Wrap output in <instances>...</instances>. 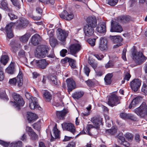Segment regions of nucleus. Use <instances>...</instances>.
Returning <instances> with one entry per match:
<instances>
[{"label":"nucleus","mask_w":147,"mask_h":147,"mask_svg":"<svg viewBox=\"0 0 147 147\" xmlns=\"http://www.w3.org/2000/svg\"><path fill=\"white\" fill-rule=\"evenodd\" d=\"M147 114V107L145 103H143L138 107V114L141 117H145Z\"/></svg>","instance_id":"obj_17"},{"label":"nucleus","mask_w":147,"mask_h":147,"mask_svg":"<svg viewBox=\"0 0 147 147\" xmlns=\"http://www.w3.org/2000/svg\"><path fill=\"white\" fill-rule=\"evenodd\" d=\"M47 78L49 82L51 84L55 86L58 85L57 78L55 75H48L47 76Z\"/></svg>","instance_id":"obj_22"},{"label":"nucleus","mask_w":147,"mask_h":147,"mask_svg":"<svg viewBox=\"0 0 147 147\" xmlns=\"http://www.w3.org/2000/svg\"><path fill=\"white\" fill-rule=\"evenodd\" d=\"M125 140V138L124 137L119 136L118 137V141L120 144H121V143H122Z\"/></svg>","instance_id":"obj_62"},{"label":"nucleus","mask_w":147,"mask_h":147,"mask_svg":"<svg viewBox=\"0 0 147 147\" xmlns=\"http://www.w3.org/2000/svg\"><path fill=\"white\" fill-rule=\"evenodd\" d=\"M8 16L11 20H13L14 19H16L17 18V16L11 13H8Z\"/></svg>","instance_id":"obj_54"},{"label":"nucleus","mask_w":147,"mask_h":147,"mask_svg":"<svg viewBox=\"0 0 147 147\" xmlns=\"http://www.w3.org/2000/svg\"><path fill=\"white\" fill-rule=\"evenodd\" d=\"M46 30H47V34L50 38H52L54 34L53 30H48L47 29Z\"/></svg>","instance_id":"obj_53"},{"label":"nucleus","mask_w":147,"mask_h":147,"mask_svg":"<svg viewBox=\"0 0 147 147\" xmlns=\"http://www.w3.org/2000/svg\"><path fill=\"white\" fill-rule=\"evenodd\" d=\"M41 40L40 36L38 34H36L31 37V43L34 46H37Z\"/></svg>","instance_id":"obj_20"},{"label":"nucleus","mask_w":147,"mask_h":147,"mask_svg":"<svg viewBox=\"0 0 147 147\" xmlns=\"http://www.w3.org/2000/svg\"><path fill=\"white\" fill-rule=\"evenodd\" d=\"M13 5L16 7L20 9L21 8V5L18 0H10Z\"/></svg>","instance_id":"obj_45"},{"label":"nucleus","mask_w":147,"mask_h":147,"mask_svg":"<svg viewBox=\"0 0 147 147\" xmlns=\"http://www.w3.org/2000/svg\"><path fill=\"white\" fill-rule=\"evenodd\" d=\"M49 49L48 46L42 45L38 46L36 49L35 55L38 58H44L48 54Z\"/></svg>","instance_id":"obj_4"},{"label":"nucleus","mask_w":147,"mask_h":147,"mask_svg":"<svg viewBox=\"0 0 147 147\" xmlns=\"http://www.w3.org/2000/svg\"><path fill=\"white\" fill-rule=\"evenodd\" d=\"M26 130L27 131L28 134L29 135L34 132L32 128L28 126H26Z\"/></svg>","instance_id":"obj_60"},{"label":"nucleus","mask_w":147,"mask_h":147,"mask_svg":"<svg viewBox=\"0 0 147 147\" xmlns=\"http://www.w3.org/2000/svg\"><path fill=\"white\" fill-rule=\"evenodd\" d=\"M138 105V96L134 98L131 102L129 106V109H133L136 107Z\"/></svg>","instance_id":"obj_31"},{"label":"nucleus","mask_w":147,"mask_h":147,"mask_svg":"<svg viewBox=\"0 0 147 147\" xmlns=\"http://www.w3.org/2000/svg\"><path fill=\"white\" fill-rule=\"evenodd\" d=\"M84 94V92L82 91H77L72 94V96L74 99H78L82 97Z\"/></svg>","instance_id":"obj_33"},{"label":"nucleus","mask_w":147,"mask_h":147,"mask_svg":"<svg viewBox=\"0 0 147 147\" xmlns=\"http://www.w3.org/2000/svg\"><path fill=\"white\" fill-rule=\"evenodd\" d=\"M98 38L97 36H95L93 38H89L88 39L87 42L92 47H93L95 45V42L96 40Z\"/></svg>","instance_id":"obj_41"},{"label":"nucleus","mask_w":147,"mask_h":147,"mask_svg":"<svg viewBox=\"0 0 147 147\" xmlns=\"http://www.w3.org/2000/svg\"><path fill=\"white\" fill-rule=\"evenodd\" d=\"M15 71V67L13 63H11L9 66L6 69V71L8 74H12Z\"/></svg>","instance_id":"obj_35"},{"label":"nucleus","mask_w":147,"mask_h":147,"mask_svg":"<svg viewBox=\"0 0 147 147\" xmlns=\"http://www.w3.org/2000/svg\"><path fill=\"white\" fill-rule=\"evenodd\" d=\"M119 23H120L116 19L112 21L111 23L110 32L118 33H121L122 32L123 28Z\"/></svg>","instance_id":"obj_6"},{"label":"nucleus","mask_w":147,"mask_h":147,"mask_svg":"<svg viewBox=\"0 0 147 147\" xmlns=\"http://www.w3.org/2000/svg\"><path fill=\"white\" fill-rule=\"evenodd\" d=\"M53 131L54 134L55 138H59L60 137V131L58 130L56 127L55 126L53 127Z\"/></svg>","instance_id":"obj_39"},{"label":"nucleus","mask_w":147,"mask_h":147,"mask_svg":"<svg viewBox=\"0 0 147 147\" xmlns=\"http://www.w3.org/2000/svg\"><path fill=\"white\" fill-rule=\"evenodd\" d=\"M1 9L8 12H11L12 10L8 6V4L6 0H2L1 3Z\"/></svg>","instance_id":"obj_26"},{"label":"nucleus","mask_w":147,"mask_h":147,"mask_svg":"<svg viewBox=\"0 0 147 147\" xmlns=\"http://www.w3.org/2000/svg\"><path fill=\"white\" fill-rule=\"evenodd\" d=\"M88 62L94 69H95L97 67V64L95 63L93 60L89 59Z\"/></svg>","instance_id":"obj_51"},{"label":"nucleus","mask_w":147,"mask_h":147,"mask_svg":"<svg viewBox=\"0 0 147 147\" xmlns=\"http://www.w3.org/2000/svg\"><path fill=\"white\" fill-rule=\"evenodd\" d=\"M130 87L132 90L136 92L138 90V78L133 79L130 82Z\"/></svg>","instance_id":"obj_23"},{"label":"nucleus","mask_w":147,"mask_h":147,"mask_svg":"<svg viewBox=\"0 0 147 147\" xmlns=\"http://www.w3.org/2000/svg\"><path fill=\"white\" fill-rule=\"evenodd\" d=\"M0 98L6 101L9 100V98L5 92H0Z\"/></svg>","instance_id":"obj_43"},{"label":"nucleus","mask_w":147,"mask_h":147,"mask_svg":"<svg viewBox=\"0 0 147 147\" xmlns=\"http://www.w3.org/2000/svg\"><path fill=\"white\" fill-rule=\"evenodd\" d=\"M38 118L37 115L34 113L31 112H28V113L27 119L30 123H31L36 121Z\"/></svg>","instance_id":"obj_25"},{"label":"nucleus","mask_w":147,"mask_h":147,"mask_svg":"<svg viewBox=\"0 0 147 147\" xmlns=\"http://www.w3.org/2000/svg\"><path fill=\"white\" fill-rule=\"evenodd\" d=\"M68 63L71 67L73 69L76 68V66L75 64L76 61L72 59L69 58Z\"/></svg>","instance_id":"obj_42"},{"label":"nucleus","mask_w":147,"mask_h":147,"mask_svg":"<svg viewBox=\"0 0 147 147\" xmlns=\"http://www.w3.org/2000/svg\"><path fill=\"white\" fill-rule=\"evenodd\" d=\"M131 50L133 59L135 62L136 65H137L138 64V54L136 47L134 46Z\"/></svg>","instance_id":"obj_24"},{"label":"nucleus","mask_w":147,"mask_h":147,"mask_svg":"<svg viewBox=\"0 0 147 147\" xmlns=\"http://www.w3.org/2000/svg\"><path fill=\"white\" fill-rule=\"evenodd\" d=\"M57 33L58 39L62 41L65 40L68 35L67 33L65 30L60 28L57 29Z\"/></svg>","instance_id":"obj_11"},{"label":"nucleus","mask_w":147,"mask_h":147,"mask_svg":"<svg viewBox=\"0 0 147 147\" xmlns=\"http://www.w3.org/2000/svg\"><path fill=\"white\" fill-rule=\"evenodd\" d=\"M117 130L116 128L112 127L111 129L107 130L106 132L109 133L111 135H115L117 133Z\"/></svg>","instance_id":"obj_40"},{"label":"nucleus","mask_w":147,"mask_h":147,"mask_svg":"<svg viewBox=\"0 0 147 147\" xmlns=\"http://www.w3.org/2000/svg\"><path fill=\"white\" fill-rule=\"evenodd\" d=\"M25 56V52L23 50H20L18 53V58L19 59L24 57Z\"/></svg>","instance_id":"obj_52"},{"label":"nucleus","mask_w":147,"mask_h":147,"mask_svg":"<svg viewBox=\"0 0 147 147\" xmlns=\"http://www.w3.org/2000/svg\"><path fill=\"white\" fill-rule=\"evenodd\" d=\"M0 144L4 147H22V142L21 141H18L15 142H12L10 144L7 142L0 140Z\"/></svg>","instance_id":"obj_10"},{"label":"nucleus","mask_w":147,"mask_h":147,"mask_svg":"<svg viewBox=\"0 0 147 147\" xmlns=\"http://www.w3.org/2000/svg\"><path fill=\"white\" fill-rule=\"evenodd\" d=\"M116 19L121 24L128 23L131 20V17L127 15H122L116 18Z\"/></svg>","instance_id":"obj_15"},{"label":"nucleus","mask_w":147,"mask_h":147,"mask_svg":"<svg viewBox=\"0 0 147 147\" xmlns=\"http://www.w3.org/2000/svg\"><path fill=\"white\" fill-rule=\"evenodd\" d=\"M81 46L79 44L74 43L71 44L69 47V51L70 54L75 57V55L80 50Z\"/></svg>","instance_id":"obj_8"},{"label":"nucleus","mask_w":147,"mask_h":147,"mask_svg":"<svg viewBox=\"0 0 147 147\" xmlns=\"http://www.w3.org/2000/svg\"><path fill=\"white\" fill-rule=\"evenodd\" d=\"M119 103V98L115 94H112L110 96L108 101V104L109 105L113 107Z\"/></svg>","instance_id":"obj_7"},{"label":"nucleus","mask_w":147,"mask_h":147,"mask_svg":"<svg viewBox=\"0 0 147 147\" xmlns=\"http://www.w3.org/2000/svg\"><path fill=\"white\" fill-rule=\"evenodd\" d=\"M67 113V112L66 110H63L60 111H57L56 115L58 119L63 120L64 119V116Z\"/></svg>","instance_id":"obj_28"},{"label":"nucleus","mask_w":147,"mask_h":147,"mask_svg":"<svg viewBox=\"0 0 147 147\" xmlns=\"http://www.w3.org/2000/svg\"><path fill=\"white\" fill-rule=\"evenodd\" d=\"M9 59V57L6 55H3L1 56L0 59V62L1 63L4 65H5L7 63Z\"/></svg>","instance_id":"obj_37"},{"label":"nucleus","mask_w":147,"mask_h":147,"mask_svg":"<svg viewBox=\"0 0 147 147\" xmlns=\"http://www.w3.org/2000/svg\"><path fill=\"white\" fill-rule=\"evenodd\" d=\"M111 38L114 43H121L123 40V38L119 36H112Z\"/></svg>","instance_id":"obj_30"},{"label":"nucleus","mask_w":147,"mask_h":147,"mask_svg":"<svg viewBox=\"0 0 147 147\" xmlns=\"http://www.w3.org/2000/svg\"><path fill=\"white\" fill-rule=\"evenodd\" d=\"M146 84H143L142 89V91L146 94H147V90H146Z\"/></svg>","instance_id":"obj_64"},{"label":"nucleus","mask_w":147,"mask_h":147,"mask_svg":"<svg viewBox=\"0 0 147 147\" xmlns=\"http://www.w3.org/2000/svg\"><path fill=\"white\" fill-rule=\"evenodd\" d=\"M112 77V75L110 74H107L104 78V80L105 84L107 85H109L111 84L112 82L111 78Z\"/></svg>","instance_id":"obj_36"},{"label":"nucleus","mask_w":147,"mask_h":147,"mask_svg":"<svg viewBox=\"0 0 147 147\" xmlns=\"http://www.w3.org/2000/svg\"><path fill=\"white\" fill-rule=\"evenodd\" d=\"M146 57L141 52H138V65L143 63L146 61Z\"/></svg>","instance_id":"obj_32"},{"label":"nucleus","mask_w":147,"mask_h":147,"mask_svg":"<svg viewBox=\"0 0 147 147\" xmlns=\"http://www.w3.org/2000/svg\"><path fill=\"white\" fill-rule=\"evenodd\" d=\"M86 23L84 31L86 36H90L94 34V28L97 25V19L95 16H89L87 18Z\"/></svg>","instance_id":"obj_2"},{"label":"nucleus","mask_w":147,"mask_h":147,"mask_svg":"<svg viewBox=\"0 0 147 147\" xmlns=\"http://www.w3.org/2000/svg\"><path fill=\"white\" fill-rule=\"evenodd\" d=\"M29 135L30 136L31 139L32 140H38V136L34 132Z\"/></svg>","instance_id":"obj_50"},{"label":"nucleus","mask_w":147,"mask_h":147,"mask_svg":"<svg viewBox=\"0 0 147 147\" xmlns=\"http://www.w3.org/2000/svg\"><path fill=\"white\" fill-rule=\"evenodd\" d=\"M84 73L86 75L88 76L89 73L90 72V70L89 68L87 66H85L84 68Z\"/></svg>","instance_id":"obj_57"},{"label":"nucleus","mask_w":147,"mask_h":147,"mask_svg":"<svg viewBox=\"0 0 147 147\" xmlns=\"http://www.w3.org/2000/svg\"><path fill=\"white\" fill-rule=\"evenodd\" d=\"M114 65V63L112 60H109L105 65V67L106 69L112 68Z\"/></svg>","instance_id":"obj_47"},{"label":"nucleus","mask_w":147,"mask_h":147,"mask_svg":"<svg viewBox=\"0 0 147 147\" xmlns=\"http://www.w3.org/2000/svg\"><path fill=\"white\" fill-rule=\"evenodd\" d=\"M49 42L51 46L53 47H55L58 44L57 39L53 37L50 38Z\"/></svg>","instance_id":"obj_38"},{"label":"nucleus","mask_w":147,"mask_h":147,"mask_svg":"<svg viewBox=\"0 0 147 147\" xmlns=\"http://www.w3.org/2000/svg\"><path fill=\"white\" fill-rule=\"evenodd\" d=\"M48 63L45 59L37 60L36 66L39 68L44 69L46 68Z\"/></svg>","instance_id":"obj_21"},{"label":"nucleus","mask_w":147,"mask_h":147,"mask_svg":"<svg viewBox=\"0 0 147 147\" xmlns=\"http://www.w3.org/2000/svg\"><path fill=\"white\" fill-rule=\"evenodd\" d=\"M67 53V50L66 49H63L60 51V55L63 57L66 56V54Z\"/></svg>","instance_id":"obj_55"},{"label":"nucleus","mask_w":147,"mask_h":147,"mask_svg":"<svg viewBox=\"0 0 147 147\" xmlns=\"http://www.w3.org/2000/svg\"><path fill=\"white\" fill-rule=\"evenodd\" d=\"M52 96L47 90H45L43 93V97L47 102H50L52 99Z\"/></svg>","instance_id":"obj_34"},{"label":"nucleus","mask_w":147,"mask_h":147,"mask_svg":"<svg viewBox=\"0 0 147 147\" xmlns=\"http://www.w3.org/2000/svg\"><path fill=\"white\" fill-rule=\"evenodd\" d=\"M96 75L98 76H101L103 74L102 69L100 67H98L94 69Z\"/></svg>","instance_id":"obj_44"},{"label":"nucleus","mask_w":147,"mask_h":147,"mask_svg":"<svg viewBox=\"0 0 147 147\" xmlns=\"http://www.w3.org/2000/svg\"><path fill=\"white\" fill-rule=\"evenodd\" d=\"M93 55L99 60H101L104 57V55L102 54L100 55L99 54L95 53L93 54Z\"/></svg>","instance_id":"obj_56"},{"label":"nucleus","mask_w":147,"mask_h":147,"mask_svg":"<svg viewBox=\"0 0 147 147\" xmlns=\"http://www.w3.org/2000/svg\"><path fill=\"white\" fill-rule=\"evenodd\" d=\"M126 49H123V53L122 55V58L124 61H126L127 59L126 57Z\"/></svg>","instance_id":"obj_58"},{"label":"nucleus","mask_w":147,"mask_h":147,"mask_svg":"<svg viewBox=\"0 0 147 147\" xmlns=\"http://www.w3.org/2000/svg\"><path fill=\"white\" fill-rule=\"evenodd\" d=\"M29 106L30 109L32 110L36 108L40 110L39 108L41 109V108L38 104L37 98L36 97L32 98L31 102L29 104Z\"/></svg>","instance_id":"obj_19"},{"label":"nucleus","mask_w":147,"mask_h":147,"mask_svg":"<svg viewBox=\"0 0 147 147\" xmlns=\"http://www.w3.org/2000/svg\"><path fill=\"white\" fill-rule=\"evenodd\" d=\"M118 2V0H108L107 4L111 6L116 5Z\"/></svg>","instance_id":"obj_48"},{"label":"nucleus","mask_w":147,"mask_h":147,"mask_svg":"<svg viewBox=\"0 0 147 147\" xmlns=\"http://www.w3.org/2000/svg\"><path fill=\"white\" fill-rule=\"evenodd\" d=\"M9 83L11 85L16 86L17 84L18 87L22 86L23 84V77L22 72L20 71L16 77L10 79Z\"/></svg>","instance_id":"obj_5"},{"label":"nucleus","mask_w":147,"mask_h":147,"mask_svg":"<svg viewBox=\"0 0 147 147\" xmlns=\"http://www.w3.org/2000/svg\"><path fill=\"white\" fill-rule=\"evenodd\" d=\"M66 82L67 88V92L69 94L76 88V83L73 79L70 78L67 79Z\"/></svg>","instance_id":"obj_13"},{"label":"nucleus","mask_w":147,"mask_h":147,"mask_svg":"<svg viewBox=\"0 0 147 147\" xmlns=\"http://www.w3.org/2000/svg\"><path fill=\"white\" fill-rule=\"evenodd\" d=\"M63 130H67L74 134L75 132V128L74 125L71 123H64L61 124Z\"/></svg>","instance_id":"obj_16"},{"label":"nucleus","mask_w":147,"mask_h":147,"mask_svg":"<svg viewBox=\"0 0 147 147\" xmlns=\"http://www.w3.org/2000/svg\"><path fill=\"white\" fill-rule=\"evenodd\" d=\"M40 121H38L37 122L34 123L33 124L34 128L38 131L40 130Z\"/></svg>","instance_id":"obj_46"},{"label":"nucleus","mask_w":147,"mask_h":147,"mask_svg":"<svg viewBox=\"0 0 147 147\" xmlns=\"http://www.w3.org/2000/svg\"><path fill=\"white\" fill-rule=\"evenodd\" d=\"M12 96L15 101H10V104L16 108L17 110H19L21 109V107H22L24 105L25 103L22 97L16 93H13Z\"/></svg>","instance_id":"obj_3"},{"label":"nucleus","mask_w":147,"mask_h":147,"mask_svg":"<svg viewBox=\"0 0 147 147\" xmlns=\"http://www.w3.org/2000/svg\"><path fill=\"white\" fill-rule=\"evenodd\" d=\"M30 36V35L28 33H26L24 35L20 37L19 40L22 43H26Z\"/></svg>","instance_id":"obj_29"},{"label":"nucleus","mask_w":147,"mask_h":147,"mask_svg":"<svg viewBox=\"0 0 147 147\" xmlns=\"http://www.w3.org/2000/svg\"><path fill=\"white\" fill-rule=\"evenodd\" d=\"M98 48L102 51H107L108 48V44L107 39L104 37H101L100 39Z\"/></svg>","instance_id":"obj_9"},{"label":"nucleus","mask_w":147,"mask_h":147,"mask_svg":"<svg viewBox=\"0 0 147 147\" xmlns=\"http://www.w3.org/2000/svg\"><path fill=\"white\" fill-rule=\"evenodd\" d=\"M129 113L127 114L125 113H121L120 114V117L124 119H128V118L130 117Z\"/></svg>","instance_id":"obj_49"},{"label":"nucleus","mask_w":147,"mask_h":147,"mask_svg":"<svg viewBox=\"0 0 147 147\" xmlns=\"http://www.w3.org/2000/svg\"><path fill=\"white\" fill-rule=\"evenodd\" d=\"M125 137L128 141H131L133 139V136L131 134L129 133L126 134Z\"/></svg>","instance_id":"obj_59"},{"label":"nucleus","mask_w":147,"mask_h":147,"mask_svg":"<svg viewBox=\"0 0 147 147\" xmlns=\"http://www.w3.org/2000/svg\"><path fill=\"white\" fill-rule=\"evenodd\" d=\"M69 58L68 57H66L62 59L61 61V62L63 64L65 63L68 62V60H69Z\"/></svg>","instance_id":"obj_63"},{"label":"nucleus","mask_w":147,"mask_h":147,"mask_svg":"<svg viewBox=\"0 0 147 147\" xmlns=\"http://www.w3.org/2000/svg\"><path fill=\"white\" fill-rule=\"evenodd\" d=\"M20 46V42L14 39L12 40L9 44L10 50L12 52L14 53L18 51Z\"/></svg>","instance_id":"obj_12"},{"label":"nucleus","mask_w":147,"mask_h":147,"mask_svg":"<svg viewBox=\"0 0 147 147\" xmlns=\"http://www.w3.org/2000/svg\"><path fill=\"white\" fill-rule=\"evenodd\" d=\"M106 25L105 23L101 24L96 28V31L100 33L105 34L106 31Z\"/></svg>","instance_id":"obj_27"},{"label":"nucleus","mask_w":147,"mask_h":147,"mask_svg":"<svg viewBox=\"0 0 147 147\" xmlns=\"http://www.w3.org/2000/svg\"><path fill=\"white\" fill-rule=\"evenodd\" d=\"M28 22L27 20L24 18H23L17 21L16 22H11L7 24L5 28V31L7 37L9 39L13 37L12 28L15 25L17 29L20 30L25 28L27 27Z\"/></svg>","instance_id":"obj_1"},{"label":"nucleus","mask_w":147,"mask_h":147,"mask_svg":"<svg viewBox=\"0 0 147 147\" xmlns=\"http://www.w3.org/2000/svg\"><path fill=\"white\" fill-rule=\"evenodd\" d=\"M59 16L62 19L66 20H70L74 17V15L72 13H69L66 10H64L60 15Z\"/></svg>","instance_id":"obj_18"},{"label":"nucleus","mask_w":147,"mask_h":147,"mask_svg":"<svg viewBox=\"0 0 147 147\" xmlns=\"http://www.w3.org/2000/svg\"><path fill=\"white\" fill-rule=\"evenodd\" d=\"M129 115L130 116V117L128 118V119H130L131 120L135 121L137 120V118L134 115H133L129 113Z\"/></svg>","instance_id":"obj_61"},{"label":"nucleus","mask_w":147,"mask_h":147,"mask_svg":"<svg viewBox=\"0 0 147 147\" xmlns=\"http://www.w3.org/2000/svg\"><path fill=\"white\" fill-rule=\"evenodd\" d=\"M91 121L96 127V128L98 129L100 125H103V119L100 116H96L93 117L91 119Z\"/></svg>","instance_id":"obj_14"}]
</instances>
